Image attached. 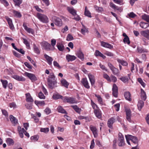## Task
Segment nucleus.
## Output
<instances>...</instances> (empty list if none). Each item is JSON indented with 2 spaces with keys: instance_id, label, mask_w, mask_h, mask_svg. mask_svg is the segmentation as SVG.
<instances>
[{
  "instance_id": "f257e3e1",
  "label": "nucleus",
  "mask_w": 149,
  "mask_h": 149,
  "mask_svg": "<svg viewBox=\"0 0 149 149\" xmlns=\"http://www.w3.org/2000/svg\"><path fill=\"white\" fill-rule=\"evenodd\" d=\"M55 77L53 73H51L47 79L48 85L49 87L53 89L55 83Z\"/></svg>"
},
{
  "instance_id": "f03ea898",
  "label": "nucleus",
  "mask_w": 149,
  "mask_h": 149,
  "mask_svg": "<svg viewBox=\"0 0 149 149\" xmlns=\"http://www.w3.org/2000/svg\"><path fill=\"white\" fill-rule=\"evenodd\" d=\"M125 137L127 142L129 145H130V143L129 141L130 140L131 141L134 143L138 144V140L136 137L129 134L125 135Z\"/></svg>"
},
{
  "instance_id": "7ed1b4c3",
  "label": "nucleus",
  "mask_w": 149,
  "mask_h": 149,
  "mask_svg": "<svg viewBox=\"0 0 149 149\" xmlns=\"http://www.w3.org/2000/svg\"><path fill=\"white\" fill-rule=\"evenodd\" d=\"M37 17L41 22L43 23H47L49 21L48 17L44 14L38 13L37 14Z\"/></svg>"
},
{
  "instance_id": "20e7f679",
  "label": "nucleus",
  "mask_w": 149,
  "mask_h": 149,
  "mask_svg": "<svg viewBox=\"0 0 149 149\" xmlns=\"http://www.w3.org/2000/svg\"><path fill=\"white\" fill-rule=\"evenodd\" d=\"M118 144L119 146H123L125 145L124 137L121 133H119L118 134Z\"/></svg>"
},
{
  "instance_id": "39448f33",
  "label": "nucleus",
  "mask_w": 149,
  "mask_h": 149,
  "mask_svg": "<svg viewBox=\"0 0 149 149\" xmlns=\"http://www.w3.org/2000/svg\"><path fill=\"white\" fill-rule=\"evenodd\" d=\"M52 20L57 26H61L62 25V21L59 17L54 16L52 18Z\"/></svg>"
},
{
  "instance_id": "423d86ee",
  "label": "nucleus",
  "mask_w": 149,
  "mask_h": 149,
  "mask_svg": "<svg viewBox=\"0 0 149 149\" xmlns=\"http://www.w3.org/2000/svg\"><path fill=\"white\" fill-rule=\"evenodd\" d=\"M63 99V101L64 102H67L72 104L77 102L75 99L72 97L65 96L64 97V98Z\"/></svg>"
},
{
  "instance_id": "0eeeda50",
  "label": "nucleus",
  "mask_w": 149,
  "mask_h": 149,
  "mask_svg": "<svg viewBox=\"0 0 149 149\" xmlns=\"http://www.w3.org/2000/svg\"><path fill=\"white\" fill-rule=\"evenodd\" d=\"M108 65L114 74L117 75L119 74L120 72L118 70L114 67L111 63H108Z\"/></svg>"
},
{
  "instance_id": "6e6552de",
  "label": "nucleus",
  "mask_w": 149,
  "mask_h": 149,
  "mask_svg": "<svg viewBox=\"0 0 149 149\" xmlns=\"http://www.w3.org/2000/svg\"><path fill=\"white\" fill-rule=\"evenodd\" d=\"M41 46L42 48L47 50H49L50 49L51 46L50 44L46 41H44L40 43Z\"/></svg>"
},
{
  "instance_id": "1a4fd4ad",
  "label": "nucleus",
  "mask_w": 149,
  "mask_h": 149,
  "mask_svg": "<svg viewBox=\"0 0 149 149\" xmlns=\"http://www.w3.org/2000/svg\"><path fill=\"white\" fill-rule=\"evenodd\" d=\"M125 112L126 113V119L127 120L130 122H131L132 120L131 119L132 115L131 111L129 109H125Z\"/></svg>"
},
{
  "instance_id": "9d476101",
  "label": "nucleus",
  "mask_w": 149,
  "mask_h": 149,
  "mask_svg": "<svg viewBox=\"0 0 149 149\" xmlns=\"http://www.w3.org/2000/svg\"><path fill=\"white\" fill-rule=\"evenodd\" d=\"M25 75L28 77L32 81H34L37 80L36 77L33 74L25 72Z\"/></svg>"
},
{
  "instance_id": "9b49d317",
  "label": "nucleus",
  "mask_w": 149,
  "mask_h": 149,
  "mask_svg": "<svg viewBox=\"0 0 149 149\" xmlns=\"http://www.w3.org/2000/svg\"><path fill=\"white\" fill-rule=\"evenodd\" d=\"M112 90L113 96L116 97H118V88L117 86L115 84H113Z\"/></svg>"
},
{
  "instance_id": "f8f14e48",
  "label": "nucleus",
  "mask_w": 149,
  "mask_h": 149,
  "mask_svg": "<svg viewBox=\"0 0 149 149\" xmlns=\"http://www.w3.org/2000/svg\"><path fill=\"white\" fill-rule=\"evenodd\" d=\"M81 82L85 87L87 89L90 88V86L89 85L88 82L86 78H82L81 81Z\"/></svg>"
},
{
  "instance_id": "ddd939ff",
  "label": "nucleus",
  "mask_w": 149,
  "mask_h": 149,
  "mask_svg": "<svg viewBox=\"0 0 149 149\" xmlns=\"http://www.w3.org/2000/svg\"><path fill=\"white\" fill-rule=\"evenodd\" d=\"M76 54L77 56V57L79 58L82 61H83L84 60V54L80 49H79L77 52L76 53Z\"/></svg>"
},
{
  "instance_id": "4468645a",
  "label": "nucleus",
  "mask_w": 149,
  "mask_h": 149,
  "mask_svg": "<svg viewBox=\"0 0 149 149\" xmlns=\"http://www.w3.org/2000/svg\"><path fill=\"white\" fill-rule=\"evenodd\" d=\"M115 120V118L114 117H113L108 120L107 125L110 128L112 127V125Z\"/></svg>"
},
{
  "instance_id": "2eb2a0df",
  "label": "nucleus",
  "mask_w": 149,
  "mask_h": 149,
  "mask_svg": "<svg viewBox=\"0 0 149 149\" xmlns=\"http://www.w3.org/2000/svg\"><path fill=\"white\" fill-rule=\"evenodd\" d=\"M101 45L102 46L109 49H111L113 48V46L111 44L103 41L101 42Z\"/></svg>"
},
{
  "instance_id": "dca6fc26",
  "label": "nucleus",
  "mask_w": 149,
  "mask_h": 149,
  "mask_svg": "<svg viewBox=\"0 0 149 149\" xmlns=\"http://www.w3.org/2000/svg\"><path fill=\"white\" fill-rule=\"evenodd\" d=\"M141 35L149 40V30L143 31L141 32Z\"/></svg>"
},
{
  "instance_id": "f3484780",
  "label": "nucleus",
  "mask_w": 149,
  "mask_h": 149,
  "mask_svg": "<svg viewBox=\"0 0 149 149\" xmlns=\"http://www.w3.org/2000/svg\"><path fill=\"white\" fill-rule=\"evenodd\" d=\"M77 57L68 54L66 56V59L68 62L75 60Z\"/></svg>"
},
{
  "instance_id": "a211bd4d",
  "label": "nucleus",
  "mask_w": 149,
  "mask_h": 149,
  "mask_svg": "<svg viewBox=\"0 0 149 149\" xmlns=\"http://www.w3.org/2000/svg\"><path fill=\"white\" fill-rule=\"evenodd\" d=\"M17 129L20 137L22 138L24 136L23 133H24V132L25 130L23 128H21V127L19 126H18Z\"/></svg>"
},
{
  "instance_id": "6ab92c4d",
  "label": "nucleus",
  "mask_w": 149,
  "mask_h": 149,
  "mask_svg": "<svg viewBox=\"0 0 149 149\" xmlns=\"http://www.w3.org/2000/svg\"><path fill=\"white\" fill-rule=\"evenodd\" d=\"M26 100L27 102H32L33 100L29 93H27L25 94Z\"/></svg>"
},
{
  "instance_id": "aec40b11",
  "label": "nucleus",
  "mask_w": 149,
  "mask_h": 149,
  "mask_svg": "<svg viewBox=\"0 0 149 149\" xmlns=\"http://www.w3.org/2000/svg\"><path fill=\"white\" fill-rule=\"evenodd\" d=\"M6 18L9 25L10 28L12 30L14 29V27L13 24L11 19L8 17H6Z\"/></svg>"
},
{
  "instance_id": "412c9836",
  "label": "nucleus",
  "mask_w": 149,
  "mask_h": 149,
  "mask_svg": "<svg viewBox=\"0 0 149 149\" xmlns=\"http://www.w3.org/2000/svg\"><path fill=\"white\" fill-rule=\"evenodd\" d=\"M10 119L13 125H16L18 123V120L13 115H11L10 116Z\"/></svg>"
},
{
  "instance_id": "4be33fe9",
  "label": "nucleus",
  "mask_w": 149,
  "mask_h": 149,
  "mask_svg": "<svg viewBox=\"0 0 149 149\" xmlns=\"http://www.w3.org/2000/svg\"><path fill=\"white\" fill-rule=\"evenodd\" d=\"M140 96L142 100L145 101L146 99V92L143 89L141 88V89Z\"/></svg>"
},
{
  "instance_id": "5701e85b",
  "label": "nucleus",
  "mask_w": 149,
  "mask_h": 149,
  "mask_svg": "<svg viewBox=\"0 0 149 149\" xmlns=\"http://www.w3.org/2000/svg\"><path fill=\"white\" fill-rule=\"evenodd\" d=\"M88 76L92 86L94 85L95 83V80L94 76L91 74H89Z\"/></svg>"
},
{
  "instance_id": "b1692460",
  "label": "nucleus",
  "mask_w": 149,
  "mask_h": 149,
  "mask_svg": "<svg viewBox=\"0 0 149 149\" xmlns=\"http://www.w3.org/2000/svg\"><path fill=\"white\" fill-rule=\"evenodd\" d=\"M67 9L69 12L74 16L76 15V11L72 7H68Z\"/></svg>"
},
{
  "instance_id": "393cba45",
  "label": "nucleus",
  "mask_w": 149,
  "mask_h": 149,
  "mask_svg": "<svg viewBox=\"0 0 149 149\" xmlns=\"http://www.w3.org/2000/svg\"><path fill=\"white\" fill-rule=\"evenodd\" d=\"M124 96L125 99L128 101H130L132 99L131 98V94L129 92H126L124 93Z\"/></svg>"
},
{
  "instance_id": "a878e982",
  "label": "nucleus",
  "mask_w": 149,
  "mask_h": 149,
  "mask_svg": "<svg viewBox=\"0 0 149 149\" xmlns=\"http://www.w3.org/2000/svg\"><path fill=\"white\" fill-rule=\"evenodd\" d=\"M44 56L47 60V63L49 65H51L52 64V62L53 60V58L49 56L47 54H45Z\"/></svg>"
},
{
  "instance_id": "bb28decb",
  "label": "nucleus",
  "mask_w": 149,
  "mask_h": 149,
  "mask_svg": "<svg viewBox=\"0 0 149 149\" xmlns=\"http://www.w3.org/2000/svg\"><path fill=\"white\" fill-rule=\"evenodd\" d=\"M13 78L16 80L19 81H24L25 80V78L22 76H19L17 75L13 76Z\"/></svg>"
},
{
  "instance_id": "cd10ccee",
  "label": "nucleus",
  "mask_w": 149,
  "mask_h": 149,
  "mask_svg": "<svg viewBox=\"0 0 149 149\" xmlns=\"http://www.w3.org/2000/svg\"><path fill=\"white\" fill-rule=\"evenodd\" d=\"M61 83L62 86L65 87L67 88L68 87V86L69 85V83L65 79H62L61 80Z\"/></svg>"
},
{
  "instance_id": "c85d7f7f",
  "label": "nucleus",
  "mask_w": 149,
  "mask_h": 149,
  "mask_svg": "<svg viewBox=\"0 0 149 149\" xmlns=\"http://www.w3.org/2000/svg\"><path fill=\"white\" fill-rule=\"evenodd\" d=\"M137 50L138 52L140 53L147 52H148V50L147 49L144 48L143 47H137Z\"/></svg>"
},
{
  "instance_id": "c756f323",
  "label": "nucleus",
  "mask_w": 149,
  "mask_h": 149,
  "mask_svg": "<svg viewBox=\"0 0 149 149\" xmlns=\"http://www.w3.org/2000/svg\"><path fill=\"white\" fill-rule=\"evenodd\" d=\"M144 105V102L142 100H139L137 106L138 109L139 111H141Z\"/></svg>"
},
{
  "instance_id": "7c9ffc66",
  "label": "nucleus",
  "mask_w": 149,
  "mask_h": 149,
  "mask_svg": "<svg viewBox=\"0 0 149 149\" xmlns=\"http://www.w3.org/2000/svg\"><path fill=\"white\" fill-rule=\"evenodd\" d=\"M95 55L96 56H100L103 58H106V56H105L97 50H96L95 53Z\"/></svg>"
},
{
  "instance_id": "2f4dec72",
  "label": "nucleus",
  "mask_w": 149,
  "mask_h": 149,
  "mask_svg": "<svg viewBox=\"0 0 149 149\" xmlns=\"http://www.w3.org/2000/svg\"><path fill=\"white\" fill-rule=\"evenodd\" d=\"M140 26L142 28L146 29L149 26V24L148 23L141 22L140 24Z\"/></svg>"
},
{
  "instance_id": "473e14b6",
  "label": "nucleus",
  "mask_w": 149,
  "mask_h": 149,
  "mask_svg": "<svg viewBox=\"0 0 149 149\" xmlns=\"http://www.w3.org/2000/svg\"><path fill=\"white\" fill-rule=\"evenodd\" d=\"M13 12L14 16L16 17L20 18L22 17V15L20 13L17 11L13 10Z\"/></svg>"
},
{
  "instance_id": "72a5a7b5",
  "label": "nucleus",
  "mask_w": 149,
  "mask_h": 149,
  "mask_svg": "<svg viewBox=\"0 0 149 149\" xmlns=\"http://www.w3.org/2000/svg\"><path fill=\"white\" fill-rule=\"evenodd\" d=\"M96 11L98 13H101L104 11L103 8L102 7H99L96 5L94 6Z\"/></svg>"
},
{
  "instance_id": "f704fd0d",
  "label": "nucleus",
  "mask_w": 149,
  "mask_h": 149,
  "mask_svg": "<svg viewBox=\"0 0 149 149\" xmlns=\"http://www.w3.org/2000/svg\"><path fill=\"white\" fill-rule=\"evenodd\" d=\"M56 46L58 49L61 51H63L64 49V45L60 43H57Z\"/></svg>"
},
{
  "instance_id": "c9c22d12",
  "label": "nucleus",
  "mask_w": 149,
  "mask_h": 149,
  "mask_svg": "<svg viewBox=\"0 0 149 149\" xmlns=\"http://www.w3.org/2000/svg\"><path fill=\"white\" fill-rule=\"evenodd\" d=\"M141 17L142 19L149 23V15L144 14Z\"/></svg>"
},
{
  "instance_id": "e433bc0d",
  "label": "nucleus",
  "mask_w": 149,
  "mask_h": 149,
  "mask_svg": "<svg viewBox=\"0 0 149 149\" xmlns=\"http://www.w3.org/2000/svg\"><path fill=\"white\" fill-rule=\"evenodd\" d=\"M24 29L29 33H33L32 29L31 28L28 27L24 23L23 25Z\"/></svg>"
},
{
  "instance_id": "4c0bfd02",
  "label": "nucleus",
  "mask_w": 149,
  "mask_h": 149,
  "mask_svg": "<svg viewBox=\"0 0 149 149\" xmlns=\"http://www.w3.org/2000/svg\"><path fill=\"white\" fill-rule=\"evenodd\" d=\"M57 109L59 112L63 113H67L66 111L61 106L58 107Z\"/></svg>"
},
{
  "instance_id": "58836bf2",
  "label": "nucleus",
  "mask_w": 149,
  "mask_h": 149,
  "mask_svg": "<svg viewBox=\"0 0 149 149\" xmlns=\"http://www.w3.org/2000/svg\"><path fill=\"white\" fill-rule=\"evenodd\" d=\"M53 98L54 99L56 100L59 99H61L63 100V98H64V97H63L61 95L58 94L54 95H53Z\"/></svg>"
},
{
  "instance_id": "ea45409f",
  "label": "nucleus",
  "mask_w": 149,
  "mask_h": 149,
  "mask_svg": "<svg viewBox=\"0 0 149 149\" xmlns=\"http://www.w3.org/2000/svg\"><path fill=\"white\" fill-rule=\"evenodd\" d=\"M39 137L37 135H35L31 137L30 139L32 142H36L39 139Z\"/></svg>"
},
{
  "instance_id": "a19ab883",
  "label": "nucleus",
  "mask_w": 149,
  "mask_h": 149,
  "mask_svg": "<svg viewBox=\"0 0 149 149\" xmlns=\"http://www.w3.org/2000/svg\"><path fill=\"white\" fill-rule=\"evenodd\" d=\"M94 113L96 116L99 118L101 117V115L100 111L98 110H95Z\"/></svg>"
},
{
  "instance_id": "79ce46f5",
  "label": "nucleus",
  "mask_w": 149,
  "mask_h": 149,
  "mask_svg": "<svg viewBox=\"0 0 149 149\" xmlns=\"http://www.w3.org/2000/svg\"><path fill=\"white\" fill-rule=\"evenodd\" d=\"M117 61L118 63L121 64L123 65L126 66L128 65L127 62L124 60L120 59H118L117 60Z\"/></svg>"
},
{
  "instance_id": "37998d69",
  "label": "nucleus",
  "mask_w": 149,
  "mask_h": 149,
  "mask_svg": "<svg viewBox=\"0 0 149 149\" xmlns=\"http://www.w3.org/2000/svg\"><path fill=\"white\" fill-rule=\"evenodd\" d=\"M6 142L8 145H13L14 144V141L10 138L7 139L6 140Z\"/></svg>"
},
{
  "instance_id": "c03bdc74",
  "label": "nucleus",
  "mask_w": 149,
  "mask_h": 149,
  "mask_svg": "<svg viewBox=\"0 0 149 149\" xmlns=\"http://www.w3.org/2000/svg\"><path fill=\"white\" fill-rule=\"evenodd\" d=\"M84 14L85 15L88 17H91V13L89 11L87 10L86 6L85 7Z\"/></svg>"
},
{
  "instance_id": "a18cd8bd",
  "label": "nucleus",
  "mask_w": 149,
  "mask_h": 149,
  "mask_svg": "<svg viewBox=\"0 0 149 149\" xmlns=\"http://www.w3.org/2000/svg\"><path fill=\"white\" fill-rule=\"evenodd\" d=\"M110 6L112 8H113L114 10H119L120 8L116 6L115 5L112 3H110Z\"/></svg>"
},
{
  "instance_id": "49530a36",
  "label": "nucleus",
  "mask_w": 149,
  "mask_h": 149,
  "mask_svg": "<svg viewBox=\"0 0 149 149\" xmlns=\"http://www.w3.org/2000/svg\"><path fill=\"white\" fill-rule=\"evenodd\" d=\"M95 96L97 98L99 102L101 104H103L102 99L101 96L100 95H95Z\"/></svg>"
},
{
  "instance_id": "de8ad7c7",
  "label": "nucleus",
  "mask_w": 149,
  "mask_h": 149,
  "mask_svg": "<svg viewBox=\"0 0 149 149\" xmlns=\"http://www.w3.org/2000/svg\"><path fill=\"white\" fill-rule=\"evenodd\" d=\"M72 108L75 110V111L78 113H79L81 112V109L78 107L76 105L72 106Z\"/></svg>"
},
{
  "instance_id": "09e8293b",
  "label": "nucleus",
  "mask_w": 149,
  "mask_h": 149,
  "mask_svg": "<svg viewBox=\"0 0 149 149\" xmlns=\"http://www.w3.org/2000/svg\"><path fill=\"white\" fill-rule=\"evenodd\" d=\"M120 79L124 83L127 82L129 80L128 77L126 76L121 77Z\"/></svg>"
},
{
  "instance_id": "8fccbe9b",
  "label": "nucleus",
  "mask_w": 149,
  "mask_h": 149,
  "mask_svg": "<svg viewBox=\"0 0 149 149\" xmlns=\"http://www.w3.org/2000/svg\"><path fill=\"white\" fill-rule=\"evenodd\" d=\"M1 81L3 87L6 89V88L7 85L8 84L7 81L6 80H3L2 79H1Z\"/></svg>"
},
{
  "instance_id": "3c124183",
  "label": "nucleus",
  "mask_w": 149,
  "mask_h": 149,
  "mask_svg": "<svg viewBox=\"0 0 149 149\" xmlns=\"http://www.w3.org/2000/svg\"><path fill=\"white\" fill-rule=\"evenodd\" d=\"M15 6H19L22 3V0H13Z\"/></svg>"
},
{
  "instance_id": "603ef678",
  "label": "nucleus",
  "mask_w": 149,
  "mask_h": 149,
  "mask_svg": "<svg viewBox=\"0 0 149 149\" xmlns=\"http://www.w3.org/2000/svg\"><path fill=\"white\" fill-rule=\"evenodd\" d=\"M103 76L104 78L106 79L107 81L109 82H111V79L109 76L105 73H104Z\"/></svg>"
},
{
  "instance_id": "864d4df0",
  "label": "nucleus",
  "mask_w": 149,
  "mask_h": 149,
  "mask_svg": "<svg viewBox=\"0 0 149 149\" xmlns=\"http://www.w3.org/2000/svg\"><path fill=\"white\" fill-rule=\"evenodd\" d=\"M0 2L6 7L7 6L9 5L8 2L6 0H0Z\"/></svg>"
},
{
  "instance_id": "5fc2aeb1",
  "label": "nucleus",
  "mask_w": 149,
  "mask_h": 149,
  "mask_svg": "<svg viewBox=\"0 0 149 149\" xmlns=\"http://www.w3.org/2000/svg\"><path fill=\"white\" fill-rule=\"evenodd\" d=\"M111 79V82L112 81L113 82H116L117 81L116 77L113 75H111L110 77Z\"/></svg>"
},
{
  "instance_id": "6e6d98bb",
  "label": "nucleus",
  "mask_w": 149,
  "mask_h": 149,
  "mask_svg": "<svg viewBox=\"0 0 149 149\" xmlns=\"http://www.w3.org/2000/svg\"><path fill=\"white\" fill-rule=\"evenodd\" d=\"M123 41L125 43H127L128 45H129L130 43L129 38L128 37H126L125 38H124Z\"/></svg>"
},
{
  "instance_id": "4d7b16f0",
  "label": "nucleus",
  "mask_w": 149,
  "mask_h": 149,
  "mask_svg": "<svg viewBox=\"0 0 149 149\" xmlns=\"http://www.w3.org/2000/svg\"><path fill=\"white\" fill-rule=\"evenodd\" d=\"M138 82L141 84V85L143 87H145L146 84H145L143 81L142 80L141 78H139L138 79Z\"/></svg>"
},
{
  "instance_id": "13d9d810",
  "label": "nucleus",
  "mask_w": 149,
  "mask_h": 149,
  "mask_svg": "<svg viewBox=\"0 0 149 149\" xmlns=\"http://www.w3.org/2000/svg\"><path fill=\"white\" fill-rule=\"evenodd\" d=\"M40 131L41 132L47 133L49 131V128L48 127L45 128H41L40 129Z\"/></svg>"
},
{
  "instance_id": "bf43d9fd",
  "label": "nucleus",
  "mask_w": 149,
  "mask_h": 149,
  "mask_svg": "<svg viewBox=\"0 0 149 149\" xmlns=\"http://www.w3.org/2000/svg\"><path fill=\"white\" fill-rule=\"evenodd\" d=\"M34 49L35 53L38 54L40 53V52L39 49L35 45L34 46Z\"/></svg>"
},
{
  "instance_id": "052dcab7",
  "label": "nucleus",
  "mask_w": 149,
  "mask_h": 149,
  "mask_svg": "<svg viewBox=\"0 0 149 149\" xmlns=\"http://www.w3.org/2000/svg\"><path fill=\"white\" fill-rule=\"evenodd\" d=\"M1 111L3 115L5 116L6 117H8V114L6 110L4 109H1Z\"/></svg>"
},
{
  "instance_id": "680f3d73",
  "label": "nucleus",
  "mask_w": 149,
  "mask_h": 149,
  "mask_svg": "<svg viewBox=\"0 0 149 149\" xmlns=\"http://www.w3.org/2000/svg\"><path fill=\"white\" fill-rule=\"evenodd\" d=\"M73 39V36L70 34H69L67 37V40L68 41H70Z\"/></svg>"
},
{
  "instance_id": "e2e57ef3",
  "label": "nucleus",
  "mask_w": 149,
  "mask_h": 149,
  "mask_svg": "<svg viewBox=\"0 0 149 149\" xmlns=\"http://www.w3.org/2000/svg\"><path fill=\"white\" fill-rule=\"evenodd\" d=\"M38 97L40 99H45V97L41 92H40L38 95Z\"/></svg>"
},
{
  "instance_id": "0e129e2a",
  "label": "nucleus",
  "mask_w": 149,
  "mask_h": 149,
  "mask_svg": "<svg viewBox=\"0 0 149 149\" xmlns=\"http://www.w3.org/2000/svg\"><path fill=\"white\" fill-rule=\"evenodd\" d=\"M104 54L107 56L110 57L113 56H114L113 54L112 53L109 52H107Z\"/></svg>"
},
{
  "instance_id": "69168bd1",
  "label": "nucleus",
  "mask_w": 149,
  "mask_h": 149,
  "mask_svg": "<svg viewBox=\"0 0 149 149\" xmlns=\"http://www.w3.org/2000/svg\"><path fill=\"white\" fill-rule=\"evenodd\" d=\"M23 40H24L23 42L26 45V46L28 47H29L30 45L27 40L25 38H23Z\"/></svg>"
},
{
  "instance_id": "338daca9",
  "label": "nucleus",
  "mask_w": 149,
  "mask_h": 149,
  "mask_svg": "<svg viewBox=\"0 0 149 149\" xmlns=\"http://www.w3.org/2000/svg\"><path fill=\"white\" fill-rule=\"evenodd\" d=\"M99 66L100 68L103 70H104L106 71H107V69L106 68L105 66L103 65H102L101 63L100 64Z\"/></svg>"
},
{
  "instance_id": "774afa93",
  "label": "nucleus",
  "mask_w": 149,
  "mask_h": 149,
  "mask_svg": "<svg viewBox=\"0 0 149 149\" xmlns=\"http://www.w3.org/2000/svg\"><path fill=\"white\" fill-rule=\"evenodd\" d=\"M45 112L47 114H49L51 113V110L49 108L45 109L44 110Z\"/></svg>"
}]
</instances>
